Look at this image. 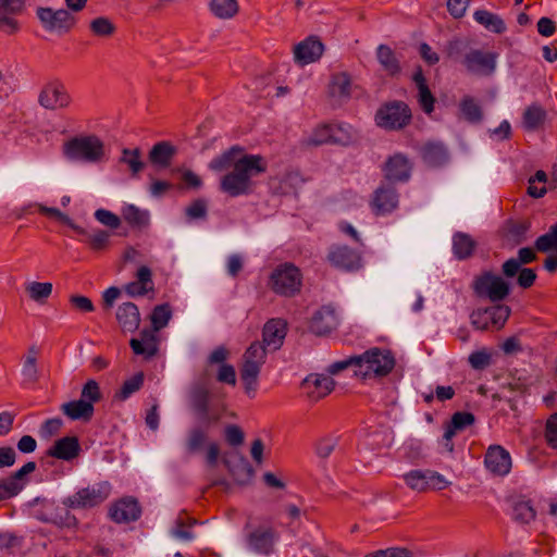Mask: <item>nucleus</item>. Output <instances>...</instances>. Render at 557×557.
I'll use <instances>...</instances> for the list:
<instances>
[{
	"label": "nucleus",
	"mask_w": 557,
	"mask_h": 557,
	"mask_svg": "<svg viewBox=\"0 0 557 557\" xmlns=\"http://www.w3.org/2000/svg\"><path fill=\"white\" fill-rule=\"evenodd\" d=\"M102 395L100 392L99 384L95 380H89L82 388L81 398L94 406L95 403H98L101 399Z\"/></svg>",
	"instance_id": "57"
},
{
	"label": "nucleus",
	"mask_w": 557,
	"mask_h": 557,
	"mask_svg": "<svg viewBox=\"0 0 557 557\" xmlns=\"http://www.w3.org/2000/svg\"><path fill=\"white\" fill-rule=\"evenodd\" d=\"M235 459V461L224 459L223 462L237 483L246 484L252 479L255 471L249 461L243 455L237 454Z\"/></svg>",
	"instance_id": "35"
},
{
	"label": "nucleus",
	"mask_w": 557,
	"mask_h": 557,
	"mask_svg": "<svg viewBox=\"0 0 557 557\" xmlns=\"http://www.w3.org/2000/svg\"><path fill=\"white\" fill-rule=\"evenodd\" d=\"M398 206V194L393 186L379 187L373 196L372 208L375 214H386Z\"/></svg>",
	"instance_id": "25"
},
{
	"label": "nucleus",
	"mask_w": 557,
	"mask_h": 557,
	"mask_svg": "<svg viewBox=\"0 0 557 557\" xmlns=\"http://www.w3.org/2000/svg\"><path fill=\"white\" fill-rule=\"evenodd\" d=\"M300 387L310 400L318 401L334 389L335 381L330 375L311 373L302 380Z\"/></svg>",
	"instance_id": "17"
},
{
	"label": "nucleus",
	"mask_w": 557,
	"mask_h": 557,
	"mask_svg": "<svg viewBox=\"0 0 557 557\" xmlns=\"http://www.w3.org/2000/svg\"><path fill=\"white\" fill-rule=\"evenodd\" d=\"M207 201L205 199H196L185 209L189 220L203 219L207 216Z\"/></svg>",
	"instance_id": "61"
},
{
	"label": "nucleus",
	"mask_w": 557,
	"mask_h": 557,
	"mask_svg": "<svg viewBox=\"0 0 557 557\" xmlns=\"http://www.w3.org/2000/svg\"><path fill=\"white\" fill-rule=\"evenodd\" d=\"M36 15L45 30L59 36L67 34L75 24L74 16L66 10H53L48 7H39Z\"/></svg>",
	"instance_id": "11"
},
{
	"label": "nucleus",
	"mask_w": 557,
	"mask_h": 557,
	"mask_svg": "<svg viewBox=\"0 0 557 557\" xmlns=\"http://www.w3.org/2000/svg\"><path fill=\"white\" fill-rule=\"evenodd\" d=\"M190 407L196 414L198 425L193 426L187 432L185 447L189 454L200 451L209 436V429L220 422L226 405L223 401L211 403V393L202 383L193 385L189 392Z\"/></svg>",
	"instance_id": "2"
},
{
	"label": "nucleus",
	"mask_w": 557,
	"mask_h": 557,
	"mask_svg": "<svg viewBox=\"0 0 557 557\" xmlns=\"http://www.w3.org/2000/svg\"><path fill=\"white\" fill-rule=\"evenodd\" d=\"M141 515L138 502L133 497H125L113 504L109 510L110 518L116 523L136 521Z\"/></svg>",
	"instance_id": "21"
},
{
	"label": "nucleus",
	"mask_w": 557,
	"mask_h": 557,
	"mask_svg": "<svg viewBox=\"0 0 557 557\" xmlns=\"http://www.w3.org/2000/svg\"><path fill=\"white\" fill-rule=\"evenodd\" d=\"M38 355L39 348L36 345H32L28 347L24 358L22 374L25 381L29 383H36L39 379V371L37 368Z\"/></svg>",
	"instance_id": "39"
},
{
	"label": "nucleus",
	"mask_w": 557,
	"mask_h": 557,
	"mask_svg": "<svg viewBox=\"0 0 557 557\" xmlns=\"http://www.w3.org/2000/svg\"><path fill=\"white\" fill-rule=\"evenodd\" d=\"M90 29L96 36L109 37L115 32V26L109 18L100 16L90 22Z\"/></svg>",
	"instance_id": "55"
},
{
	"label": "nucleus",
	"mask_w": 557,
	"mask_h": 557,
	"mask_svg": "<svg viewBox=\"0 0 557 557\" xmlns=\"http://www.w3.org/2000/svg\"><path fill=\"white\" fill-rule=\"evenodd\" d=\"M545 440L549 447L557 448V412L553 413L546 421Z\"/></svg>",
	"instance_id": "62"
},
{
	"label": "nucleus",
	"mask_w": 557,
	"mask_h": 557,
	"mask_svg": "<svg viewBox=\"0 0 557 557\" xmlns=\"http://www.w3.org/2000/svg\"><path fill=\"white\" fill-rule=\"evenodd\" d=\"M119 162L127 165L133 177H137L146 165L141 159V150L139 148H123Z\"/></svg>",
	"instance_id": "38"
},
{
	"label": "nucleus",
	"mask_w": 557,
	"mask_h": 557,
	"mask_svg": "<svg viewBox=\"0 0 557 557\" xmlns=\"http://www.w3.org/2000/svg\"><path fill=\"white\" fill-rule=\"evenodd\" d=\"M505 276L498 275L493 271H482L472 281L473 293L483 299L492 302H500L505 300L510 292V284Z\"/></svg>",
	"instance_id": "6"
},
{
	"label": "nucleus",
	"mask_w": 557,
	"mask_h": 557,
	"mask_svg": "<svg viewBox=\"0 0 557 557\" xmlns=\"http://www.w3.org/2000/svg\"><path fill=\"white\" fill-rule=\"evenodd\" d=\"M536 260L535 250L531 247H523L518 250L517 258H510L502 265V273L505 277L511 278L517 275L522 264H529Z\"/></svg>",
	"instance_id": "36"
},
{
	"label": "nucleus",
	"mask_w": 557,
	"mask_h": 557,
	"mask_svg": "<svg viewBox=\"0 0 557 557\" xmlns=\"http://www.w3.org/2000/svg\"><path fill=\"white\" fill-rule=\"evenodd\" d=\"M337 324L335 309L331 306H323L313 313L309 327L317 335H325L335 330Z\"/></svg>",
	"instance_id": "23"
},
{
	"label": "nucleus",
	"mask_w": 557,
	"mask_h": 557,
	"mask_svg": "<svg viewBox=\"0 0 557 557\" xmlns=\"http://www.w3.org/2000/svg\"><path fill=\"white\" fill-rule=\"evenodd\" d=\"M63 154L71 161L96 163L104 156L103 143L94 135L74 137L63 145Z\"/></svg>",
	"instance_id": "4"
},
{
	"label": "nucleus",
	"mask_w": 557,
	"mask_h": 557,
	"mask_svg": "<svg viewBox=\"0 0 557 557\" xmlns=\"http://www.w3.org/2000/svg\"><path fill=\"white\" fill-rule=\"evenodd\" d=\"M327 259L332 265L346 271L361 268V256L347 246L333 245L329 250Z\"/></svg>",
	"instance_id": "18"
},
{
	"label": "nucleus",
	"mask_w": 557,
	"mask_h": 557,
	"mask_svg": "<svg viewBox=\"0 0 557 557\" xmlns=\"http://www.w3.org/2000/svg\"><path fill=\"white\" fill-rule=\"evenodd\" d=\"M337 443L338 438L336 436H326L321 438L315 445L317 455L322 459L327 458L337 446Z\"/></svg>",
	"instance_id": "60"
},
{
	"label": "nucleus",
	"mask_w": 557,
	"mask_h": 557,
	"mask_svg": "<svg viewBox=\"0 0 557 557\" xmlns=\"http://www.w3.org/2000/svg\"><path fill=\"white\" fill-rule=\"evenodd\" d=\"M60 410L64 416L73 421L81 420L88 422L94 416L95 408L90 401L76 399L62 404Z\"/></svg>",
	"instance_id": "33"
},
{
	"label": "nucleus",
	"mask_w": 557,
	"mask_h": 557,
	"mask_svg": "<svg viewBox=\"0 0 557 557\" xmlns=\"http://www.w3.org/2000/svg\"><path fill=\"white\" fill-rule=\"evenodd\" d=\"M81 446L76 436H65L54 442L47 455L61 460H72L79 455Z\"/></svg>",
	"instance_id": "28"
},
{
	"label": "nucleus",
	"mask_w": 557,
	"mask_h": 557,
	"mask_svg": "<svg viewBox=\"0 0 557 557\" xmlns=\"http://www.w3.org/2000/svg\"><path fill=\"white\" fill-rule=\"evenodd\" d=\"M124 290L131 297L145 296L153 290L151 270L147 265H141L136 272V281L127 283Z\"/></svg>",
	"instance_id": "30"
},
{
	"label": "nucleus",
	"mask_w": 557,
	"mask_h": 557,
	"mask_svg": "<svg viewBox=\"0 0 557 557\" xmlns=\"http://www.w3.org/2000/svg\"><path fill=\"white\" fill-rule=\"evenodd\" d=\"M351 138L348 127L345 125L330 124L318 127L308 143L312 146H320L327 143L347 145Z\"/></svg>",
	"instance_id": "16"
},
{
	"label": "nucleus",
	"mask_w": 557,
	"mask_h": 557,
	"mask_svg": "<svg viewBox=\"0 0 557 557\" xmlns=\"http://www.w3.org/2000/svg\"><path fill=\"white\" fill-rule=\"evenodd\" d=\"M411 110L407 103L393 100L383 103L375 113V123L387 131H399L411 122Z\"/></svg>",
	"instance_id": "8"
},
{
	"label": "nucleus",
	"mask_w": 557,
	"mask_h": 557,
	"mask_svg": "<svg viewBox=\"0 0 557 557\" xmlns=\"http://www.w3.org/2000/svg\"><path fill=\"white\" fill-rule=\"evenodd\" d=\"M116 321L124 332H135L140 324V313L134 302H123L116 309Z\"/></svg>",
	"instance_id": "32"
},
{
	"label": "nucleus",
	"mask_w": 557,
	"mask_h": 557,
	"mask_svg": "<svg viewBox=\"0 0 557 557\" xmlns=\"http://www.w3.org/2000/svg\"><path fill=\"white\" fill-rule=\"evenodd\" d=\"M535 518V510L528 500H519L513 505V519L520 523H529Z\"/></svg>",
	"instance_id": "54"
},
{
	"label": "nucleus",
	"mask_w": 557,
	"mask_h": 557,
	"mask_svg": "<svg viewBox=\"0 0 557 557\" xmlns=\"http://www.w3.org/2000/svg\"><path fill=\"white\" fill-rule=\"evenodd\" d=\"M423 162L430 168H441L449 160L447 147L441 141H429L421 148Z\"/></svg>",
	"instance_id": "27"
},
{
	"label": "nucleus",
	"mask_w": 557,
	"mask_h": 557,
	"mask_svg": "<svg viewBox=\"0 0 557 557\" xmlns=\"http://www.w3.org/2000/svg\"><path fill=\"white\" fill-rule=\"evenodd\" d=\"M376 59L382 70L391 77H396L401 73L400 60L396 52L387 45H379L376 48Z\"/></svg>",
	"instance_id": "34"
},
{
	"label": "nucleus",
	"mask_w": 557,
	"mask_h": 557,
	"mask_svg": "<svg viewBox=\"0 0 557 557\" xmlns=\"http://www.w3.org/2000/svg\"><path fill=\"white\" fill-rule=\"evenodd\" d=\"M468 50V42L459 38L453 39L446 45L447 57L455 61L459 60L461 57L463 58Z\"/></svg>",
	"instance_id": "58"
},
{
	"label": "nucleus",
	"mask_w": 557,
	"mask_h": 557,
	"mask_svg": "<svg viewBox=\"0 0 557 557\" xmlns=\"http://www.w3.org/2000/svg\"><path fill=\"white\" fill-rule=\"evenodd\" d=\"M268 351L269 350L261 342L256 341L250 344L243 356L240 380L244 384L245 392L250 396L256 393L258 376L261 367L265 362Z\"/></svg>",
	"instance_id": "5"
},
{
	"label": "nucleus",
	"mask_w": 557,
	"mask_h": 557,
	"mask_svg": "<svg viewBox=\"0 0 557 557\" xmlns=\"http://www.w3.org/2000/svg\"><path fill=\"white\" fill-rule=\"evenodd\" d=\"M144 380L145 375L143 372L134 374L123 383L121 388L114 394V398L121 401L126 400L132 394L141 388Z\"/></svg>",
	"instance_id": "46"
},
{
	"label": "nucleus",
	"mask_w": 557,
	"mask_h": 557,
	"mask_svg": "<svg viewBox=\"0 0 557 557\" xmlns=\"http://www.w3.org/2000/svg\"><path fill=\"white\" fill-rule=\"evenodd\" d=\"M38 211L41 214L58 219L62 223L69 225L72 230H74L78 234H86V230H84L79 225L75 224L66 214H64L57 208L38 205Z\"/></svg>",
	"instance_id": "52"
},
{
	"label": "nucleus",
	"mask_w": 557,
	"mask_h": 557,
	"mask_svg": "<svg viewBox=\"0 0 557 557\" xmlns=\"http://www.w3.org/2000/svg\"><path fill=\"white\" fill-rule=\"evenodd\" d=\"M475 248V242L467 234L457 233L453 239L454 253L458 259L470 257Z\"/></svg>",
	"instance_id": "44"
},
{
	"label": "nucleus",
	"mask_w": 557,
	"mask_h": 557,
	"mask_svg": "<svg viewBox=\"0 0 557 557\" xmlns=\"http://www.w3.org/2000/svg\"><path fill=\"white\" fill-rule=\"evenodd\" d=\"M25 9L26 0H0V32L9 36L20 33L21 23L16 16Z\"/></svg>",
	"instance_id": "14"
},
{
	"label": "nucleus",
	"mask_w": 557,
	"mask_h": 557,
	"mask_svg": "<svg viewBox=\"0 0 557 557\" xmlns=\"http://www.w3.org/2000/svg\"><path fill=\"white\" fill-rule=\"evenodd\" d=\"M459 107L463 117L468 122L479 123L482 120L483 113L481 107L474 101L472 97H463Z\"/></svg>",
	"instance_id": "47"
},
{
	"label": "nucleus",
	"mask_w": 557,
	"mask_h": 557,
	"mask_svg": "<svg viewBox=\"0 0 557 557\" xmlns=\"http://www.w3.org/2000/svg\"><path fill=\"white\" fill-rule=\"evenodd\" d=\"M87 237V243L92 250H103L109 246L111 233L104 230H96L92 233L84 234Z\"/></svg>",
	"instance_id": "53"
},
{
	"label": "nucleus",
	"mask_w": 557,
	"mask_h": 557,
	"mask_svg": "<svg viewBox=\"0 0 557 557\" xmlns=\"http://www.w3.org/2000/svg\"><path fill=\"white\" fill-rule=\"evenodd\" d=\"M124 220L133 226H146L149 223L147 211L140 210L134 205L126 206L122 211Z\"/></svg>",
	"instance_id": "49"
},
{
	"label": "nucleus",
	"mask_w": 557,
	"mask_h": 557,
	"mask_svg": "<svg viewBox=\"0 0 557 557\" xmlns=\"http://www.w3.org/2000/svg\"><path fill=\"white\" fill-rule=\"evenodd\" d=\"M406 485L418 493L428 491H442L446 488L450 482L441 473L433 470H410L403 475Z\"/></svg>",
	"instance_id": "10"
},
{
	"label": "nucleus",
	"mask_w": 557,
	"mask_h": 557,
	"mask_svg": "<svg viewBox=\"0 0 557 557\" xmlns=\"http://www.w3.org/2000/svg\"><path fill=\"white\" fill-rule=\"evenodd\" d=\"M359 90L357 85H354L351 76L347 72H338L332 75L329 84V92L332 97L347 100Z\"/></svg>",
	"instance_id": "26"
},
{
	"label": "nucleus",
	"mask_w": 557,
	"mask_h": 557,
	"mask_svg": "<svg viewBox=\"0 0 557 557\" xmlns=\"http://www.w3.org/2000/svg\"><path fill=\"white\" fill-rule=\"evenodd\" d=\"M546 120V111L537 103L525 108L522 115V126L528 132H535L541 128Z\"/></svg>",
	"instance_id": "37"
},
{
	"label": "nucleus",
	"mask_w": 557,
	"mask_h": 557,
	"mask_svg": "<svg viewBox=\"0 0 557 557\" xmlns=\"http://www.w3.org/2000/svg\"><path fill=\"white\" fill-rule=\"evenodd\" d=\"M152 330H143L140 338H132L129 346L135 355L144 356L146 359L153 357L158 352V338Z\"/></svg>",
	"instance_id": "31"
},
{
	"label": "nucleus",
	"mask_w": 557,
	"mask_h": 557,
	"mask_svg": "<svg viewBox=\"0 0 557 557\" xmlns=\"http://www.w3.org/2000/svg\"><path fill=\"white\" fill-rule=\"evenodd\" d=\"M468 361L473 369L483 370L490 366L491 356L485 350H478L469 356Z\"/></svg>",
	"instance_id": "64"
},
{
	"label": "nucleus",
	"mask_w": 557,
	"mask_h": 557,
	"mask_svg": "<svg viewBox=\"0 0 557 557\" xmlns=\"http://www.w3.org/2000/svg\"><path fill=\"white\" fill-rule=\"evenodd\" d=\"M474 20L483 25L487 30L495 34H503L506 30V25L503 18L486 10H478L473 15Z\"/></svg>",
	"instance_id": "40"
},
{
	"label": "nucleus",
	"mask_w": 557,
	"mask_h": 557,
	"mask_svg": "<svg viewBox=\"0 0 557 557\" xmlns=\"http://www.w3.org/2000/svg\"><path fill=\"white\" fill-rule=\"evenodd\" d=\"M70 507H58L52 512L46 513L44 521L53 523L61 528H72L77 524V519L69 511Z\"/></svg>",
	"instance_id": "41"
},
{
	"label": "nucleus",
	"mask_w": 557,
	"mask_h": 557,
	"mask_svg": "<svg viewBox=\"0 0 557 557\" xmlns=\"http://www.w3.org/2000/svg\"><path fill=\"white\" fill-rule=\"evenodd\" d=\"M496 52L469 49L460 60L468 73L478 76H491L496 70Z\"/></svg>",
	"instance_id": "12"
},
{
	"label": "nucleus",
	"mask_w": 557,
	"mask_h": 557,
	"mask_svg": "<svg viewBox=\"0 0 557 557\" xmlns=\"http://www.w3.org/2000/svg\"><path fill=\"white\" fill-rule=\"evenodd\" d=\"M486 469L495 475L504 476L510 472L511 457L500 445H491L485 454Z\"/></svg>",
	"instance_id": "19"
},
{
	"label": "nucleus",
	"mask_w": 557,
	"mask_h": 557,
	"mask_svg": "<svg viewBox=\"0 0 557 557\" xmlns=\"http://www.w3.org/2000/svg\"><path fill=\"white\" fill-rule=\"evenodd\" d=\"M209 168L216 172L230 170L220 181V189L231 197L249 195L253 177L267 171V162L260 154H249L239 146H233L212 159Z\"/></svg>",
	"instance_id": "1"
},
{
	"label": "nucleus",
	"mask_w": 557,
	"mask_h": 557,
	"mask_svg": "<svg viewBox=\"0 0 557 557\" xmlns=\"http://www.w3.org/2000/svg\"><path fill=\"white\" fill-rule=\"evenodd\" d=\"M277 539L278 533L273 527L259 525L248 534V547L257 554L270 555Z\"/></svg>",
	"instance_id": "15"
},
{
	"label": "nucleus",
	"mask_w": 557,
	"mask_h": 557,
	"mask_svg": "<svg viewBox=\"0 0 557 557\" xmlns=\"http://www.w3.org/2000/svg\"><path fill=\"white\" fill-rule=\"evenodd\" d=\"M475 421L473 413L468 411H457L451 416L450 423L447 425V437L455 436L457 432L466 430Z\"/></svg>",
	"instance_id": "42"
},
{
	"label": "nucleus",
	"mask_w": 557,
	"mask_h": 557,
	"mask_svg": "<svg viewBox=\"0 0 557 557\" xmlns=\"http://www.w3.org/2000/svg\"><path fill=\"white\" fill-rule=\"evenodd\" d=\"M535 250L540 252L555 251L557 253V223L552 225L547 233L535 240Z\"/></svg>",
	"instance_id": "48"
},
{
	"label": "nucleus",
	"mask_w": 557,
	"mask_h": 557,
	"mask_svg": "<svg viewBox=\"0 0 557 557\" xmlns=\"http://www.w3.org/2000/svg\"><path fill=\"white\" fill-rule=\"evenodd\" d=\"M409 160L400 153L391 157L385 163V177L391 182H405L410 177Z\"/></svg>",
	"instance_id": "29"
},
{
	"label": "nucleus",
	"mask_w": 557,
	"mask_h": 557,
	"mask_svg": "<svg viewBox=\"0 0 557 557\" xmlns=\"http://www.w3.org/2000/svg\"><path fill=\"white\" fill-rule=\"evenodd\" d=\"M302 286L300 270L293 263L285 262L277 265L271 273L269 287L276 295L294 297Z\"/></svg>",
	"instance_id": "7"
},
{
	"label": "nucleus",
	"mask_w": 557,
	"mask_h": 557,
	"mask_svg": "<svg viewBox=\"0 0 557 557\" xmlns=\"http://www.w3.org/2000/svg\"><path fill=\"white\" fill-rule=\"evenodd\" d=\"M364 557H413V554L404 547H391L367 554Z\"/></svg>",
	"instance_id": "63"
},
{
	"label": "nucleus",
	"mask_w": 557,
	"mask_h": 557,
	"mask_svg": "<svg viewBox=\"0 0 557 557\" xmlns=\"http://www.w3.org/2000/svg\"><path fill=\"white\" fill-rule=\"evenodd\" d=\"M95 218L99 223L107 227H110L111 230H116L121 225L120 216L106 209L96 210Z\"/></svg>",
	"instance_id": "59"
},
{
	"label": "nucleus",
	"mask_w": 557,
	"mask_h": 557,
	"mask_svg": "<svg viewBox=\"0 0 557 557\" xmlns=\"http://www.w3.org/2000/svg\"><path fill=\"white\" fill-rule=\"evenodd\" d=\"M111 487L108 482H100L77 491L66 497L63 505L72 509H87L103 503L110 495Z\"/></svg>",
	"instance_id": "9"
},
{
	"label": "nucleus",
	"mask_w": 557,
	"mask_h": 557,
	"mask_svg": "<svg viewBox=\"0 0 557 557\" xmlns=\"http://www.w3.org/2000/svg\"><path fill=\"white\" fill-rule=\"evenodd\" d=\"M72 102V97L66 90L64 84L59 79L48 82L41 88L38 95V103L51 111L65 109Z\"/></svg>",
	"instance_id": "13"
},
{
	"label": "nucleus",
	"mask_w": 557,
	"mask_h": 557,
	"mask_svg": "<svg viewBox=\"0 0 557 557\" xmlns=\"http://www.w3.org/2000/svg\"><path fill=\"white\" fill-rule=\"evenodd\" d=\"M177 153V148L166 140L154 144L149 153L148 160L150 164L158 171L168 169Z\"/></svg>",
	"instance_id": "24"
},
{
	"label": "nucleus",
	"mask_w": 557,
	"mask_h": 557,
	"mask_svg": "<svg viewBox=\"0 0 557 557\" xmlns=\"http://www.w3.org/2000/svg\"><path fill=\"white\" fill-rule=\"evenodd\" d=\"M172 318V310L169 304H162L154 307L150 315L152 329L160 331L165 327Z\"/></svg>",
	"instance_id": "50"
},
{
	"label": "nucleus",
	"mask_w": 557,
	"mask_h": 557,
	"mask_svg": "<svg viewBox=\"0 0 557 557\" xmlns=\"http://www.w3.org/2000/svg\"><path fill=\"white\" fill-rule=\"evenodd\" d=\"M394 367V355L387 349L374 347L358 355V368L355 370V375L362 380L384 377L392 372Z\"/></svg>",
	"instance_id": "3"
},
{
	"label": "nucleus",
	"mask_w": 557,
	"mask_h": 557,
	"mask_svg": "<svg viewBox=\"0 0 557 557\" xmlns=\"http://www.w3.org/2000/svg\"><path fill=\"white\" fill-rule=\"evenodd\" d=\"M23 490V483L15 481L11 475L0 481V500L17 495Z\"/></svg>",
	"instance_id": "56"
},
{
	"label": "nucleus",
	"mask_w": 557,
	"mask_h": 557,
	"mask_svg": "<svg viewBox=\"0 0 557 557\" xmlns=\"http://www.w3.org/2000/svg\"><path fill=\"white\" fill-rule=\"evenodd\" d=\"M323 50L324 46L320 40L314 37H308L295 46V62L301 66L315 62L323 54Z\"/></svg>",
	"instance_id": "22"
},
{
	"label": "nucleus",
	"mask_w": 557,
	"mask_h": 557,
	"mask_svg": "<svg viewBox=\"0 0 557 557\" xmlns=\"http://www.w3.org/2000/svg\"><path fill=\"white\" fill-rule=\"evenodd\" d=\"M490 323L497 330L502 329L510 315V308L505 305H496L484 309Z\"/></svg>",
	"instance_id": "51"
},
{
	"label": "nucleus",
	"mask_w": 557,
	"mask_h": 557,
	"mask_svg": "<svg viewBox=\"0 0 557 557\" xmlns=\"http://www.w3.org/2000/svg\"><path fill=\"white\" fill-rule=\"evenodd\" d=\"M25 290L33 301L45 304L52 294V284L48 282H30L26 284Z\"/></svg>",
	"instance_id": "45"
},
{
	"label": "nucleus",
	"mask_w": 557,
	"mask_h": 557,
	"mask_svg": "<svg viewBox=\"0 0 557 557\" xmlns=\"http://www.w3.org/2000/svg\"><path fill=\"white\" fill-rule=\"evenodd\" d=\"M210 10L216 17L227 20L237 14L238 3L237 0H211Z\"/></svg>",
	"instance_id": "43"
},
{
	"label": "nucleus",
	"mask_w": 557,
	"mask_h": 557,
	"mask_svg": "<svg viewBox=\"0 0 557 557\" xmlns=\"http://www.w3.org/2000/svg\"><path fill=\"white\" fill-rule=\"evenodd\" d=\"M287 334V323L283 319H270L262 329V342L269 351L280 349Z\"/></svg>",
	"instance_id": "20"
}]
</instances>
